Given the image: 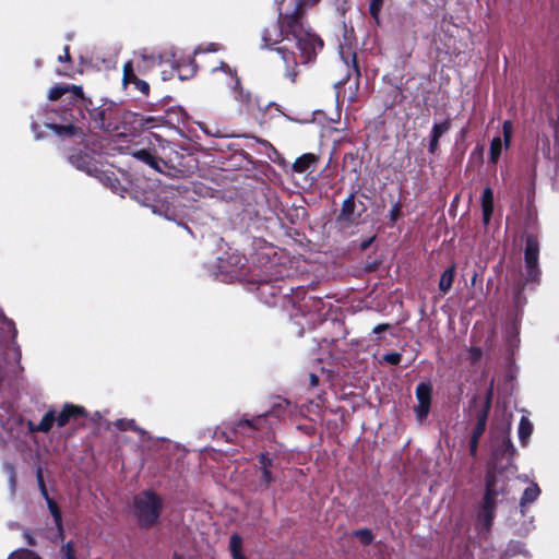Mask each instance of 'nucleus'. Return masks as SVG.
Returning <instances> with one entry per match:
<instances>
[{
    "instance_id": "f257e3e1",
    "label": "nucleus",
    "mask_w": 559,
    "mask_h": 559,
    "mask_svg": "<svg viewBox=\"0 0 559 559\" xmlns=\"http://www.w3.org/2000/svg\"><path fill=\"white\" fill-rule=\"evenodd\" d=\"M319 0H281L278 2V23L265 27L262 32L264 48L281 44L276 51L287 67L286 76L295 82L298 63L310 62L323 47L322 39L307 26L302 14L307 8Z\"/></svg>"
},
{
    "instance_id": "f03ea898",
    "label": "nucleus",
    "mask_w": 559,
    "mask_h": 559,
    "mask_svg": "<svg viewBox=\"0 0 559 559\" xmlns=\"http://www.w3.org/2000/svg\"><path fill=\"white\" fill-rule=\"evenodd\" d=\"M497 411L501 413V419L497 424L496 429L501 435V438L495 452L491 453V488L497 481L498 475L507 477L515 472V466L513 465L515 448L510 439L513 415L506 406H498Z\"/></svg>"
},
{
    "instance_id": "7ed1b4c3",
    "label": "nucleus",
    "mask_w": 559,
    "mask_h": 559,
    "mask_svg": "<svg viewBox=\"0 0 559 559\" xmlns=\"http://www.w3.org/2000/svg\"><path fill=\"white\" fill-rule=\"evenodd\" d=\"M539 250L540 246L537 237L531 234L526 235L524 240V271L522 273V280L516 284L514 293V305L518 309L522 308L526 302L525 298L521 295L525 285L539 282Z\"/></svg>"
},
{
    "instance_id": "20e7f679",
    "label": "nucleus",
    "mask_w": 559,
    "mask_h": 559,
    "mask_svg": "<svg viewBox=\"0 0 559 559\" xmlns=\"http://www.w3.org/2000/svg\"><path fill=\"white\" fill-rule=\"evenodd\" d=\"M217 74H224L229 78L227 86L234 92V99L238 103L241 112L253 114L255 109L262 111V105L259 97L253 96L240 85V79L237 76L236 70L231 69L227 63L222 62L219 69L214 70Z\"/></svg>"
},
{
    "instance_id": "39448f33",
    "label": "nucleus",
    "mask_w": 559,
    "mask_h": 559,
    "mask_svg": "<svg viewBox=\"0 0 559 559\" xmlns=\"http://www.w3.org/2000/svg\"><path fill=\"white\" fill-rule=\"evenodd\" d=\"M134 513L141 526H153L162 508L160 499L152 491H144L134 498Z\"/></svg>"
},
{
    "instance_id": "423d86ee",
    "label": "nucleus",
    "mask_w": 559,
    "mask_h": 559,
    "mask_svg": "<svg viewBox=\"0 0 559 559\" xmlns=\"http://www.w3.org/2000/svg\"><path fill=\"white\" fill-rule=\"evenodd\" d=\"M365 212L366 205L364 202L356 200L355 195L350 194L346 200H344L337 221L343 227L352 224H358Z\"/></svg>"
},
{
    "instance_id": "0eeeda50",
    "label": "nucleus",
    "mask_w": 559,
    "mask_h": 559,
    "mask_svg": "<svg viewBox=\"0 0 559 559\" xmlns=\"http://www.w3.org/2000/svg\"><path fill=\"white\" fill-rule=\"evenodd\" d=\"M512 132H513L512 122L507 120L503 122V126H502V138L495 136L493 139H491V164L497 162L503 147L504 148L509 147Z\"/></svg>"
},
{
    "instance_id": "6e6552de",
    "label": "nucleus",
    "mask_w": 559,
    "mask_h": 559,
    "mask_svg": "<svg viewBox=\"0 0 559 559\" xmlns=\"http://www.w3.org/2000/svg\"><path fill=\"white\" fill-rule=\"evenodd\" d=\"M416 396L418 404L415 407V412L418 420H423L427 417L430 408L431 400V386L427 383H420L416 388Z\"/></svg>"
},
{
    "instance_id": "1a4fd4ad",
    "label": "nucleus",
    "mask_w": 559,
    "mask_h": 559,
    "mask_svg": "<svg viewBox=\"0 0 559 559\" xmlns=\"http://www.w3.org/2000/svg\"><path fill=\"white\" fill-rule=\"evenodd\" d=\"M132 62L133 64L135 63L136 70L144 74L158 66L162 62V57L159 55L150 53L144 49L135 55V59Z\"/></svg>"
},
{
    "instance_id": "9d476101",
    "label": "nucleus",
    "mask_w": 559,
    "mask_h": 559,
    "mask_svg": "<svg viewBox=\"0 0 559 559\" xmlns=\"http://www.w3.org/2000/svg\"><path fill=\"white\" fill-rule=\"evenodd\" d=\"M477 526L487 532L489 530V477L485 476V491L483 504L477 516Z\"/></svg>"
},
{
    "instance_id": "9b49d317",
    "label": "nucleus",
    "mask_w": 559,
    "mask_h": 559,
    "mask_svg": "<svg viewBox=\"0 0 559 559\" xmlns=\"http://www.w3.org/2000/svg\"><path fill=\"white\" fill-rule=\"evenodd\" d=\"M37 479H38V484H39V487H40L41 495L45 497V499L47 501L48 509H49V511H50V513H51V515H52V518L55 520L56 526L58 527L59 533L62 534V516H61V512H60L57 503L48 497V493H47V490H46V486H45V483H44V479H43L40 471L37 473Z\"/></svg>"
},
{
    "instance_id": "f8f14e48",
    "label": "nucleus",
    "mask_w": 559,
    "mask_h": 559,
    "mask_svg": "<svg viewBox=\"0 0 559 559\" xmlns=\"http://www.w3.org/2000/svg\"><path fill=\"white\" fill-rule=\"evenodd\" d=\"M37 479H38V484H39V487H40L41 495L45 497V499L47 501L48 509H49V511H50V513H51V515H52V518L55 520L56 526L58 527L59 533L62 534V516H61V512H60L57 503L48 497V493H47V490H46V486H45V483H44V479H43L40 471L37 473Z\"/></svg>"
},
{
    "instance_id": "ddd939ff",
    "label": "nucleus",
    "mask_w": 559,
    "mask_h": 559,
    "mask_svg": "<svg viewBox=\"0 0 559 559\" xmlns=\"http://www.w3.org/2000/svg\"><path fill=\"white\" fill-rule=\"evenodd\" d=\"M488 409H489V393H487L486 396H485L484 413L479 417L478 424H477L476 428L473 431V436H472V440H471V447H469V451H471L472 455H475L476 450H477L478 439L481 437V435L486 430V417H487Z\"/></svg>"
},
{
    "instance_id": "4468645a",
    "label": "nucleus",
    "mask_w": 559,
    "mask_h": 559,
    "mask_svg": "<svg viewBox=\"0 0 559 559\" xmlns=\"http://www.w3.org/2000/svg\"><path fill=\"white\" fill-rule=\"evenodd\" d=\"M122 82L124 85L127 84H134L136 88L142 92L143 94H147L150 91L148 84L136 78L134 73V67L132 61H128L123 66V79Z\"/></svg>"
},
{
    "instance_id": "2eb2a0df",
    "label": "nucleus",
    "mask_w": 559,
    "mask_h": 559,
    "mask_svg": "<svg viewBox=\"0 0 559 559\" xmlns=\"http://www.w3.org/2000/svg\"><path fill=\"white\" fill-rule=\"evenodd\" d=\"M539 495L540 488L536 483H531V485L523 491V495L520 499V510L523 515L525 514L526 507L535 502Z\"/></svg>"
},
{
    "instance_id": "dca6fc26",
    "label": "nucleus",
    "mask_w": 559,
    "mask_h": 559,
    "mask_svg": "<svg viewBox=\"0 0 559 559\" xmlns=\"http://www.w3.org/2000/svg\"><path fill=\"white\" fill-rule=\"evenodd\" d=\"M318 160V157L314 154L307 153L302 156L298 157L293 164V169L295 173L304 174L307 171H311Z\"/></svg>"
},
{
    "instance_id": "f3484780",
    "label": "nucleus",
    "mask_w": 559,
    "mask_h": 559,
    "mask_svg": "<svg viewBox=\"0 0 559 559\" xmlns=\"http://www.w3.org/2000/svg\"><path fill=\"white\" fill-rule=\"evenodd\" d=\"M534 426L527 416H522L518 427V436L522 447L528 444L530 437L532 436Z\"/></svg>"
},
{
    "instance_id": "a211bd4d",
    "label": "nucleus",
    "mask_w": 559,
    "mask_h": 559,
    "mask_svg": "<svg viewBox=\"0 0 559 559\" xmlns=\"http://www.w3.org/2000/svg\"><path fill=\"white\" fill-rule=\"evenodd\" d=\"M83 413V409L73 405H66L63 409L57 415L56 423L59 427H63L69 423L72 417H76Z\"/></svg>"
},
{
    "instance_id": "6ab92c4d",
    "label": "nucleus",
    "mask_w": 559,
    "mask_h": 559,
    "mask_svg": "<svg viewBox=\"0 0 559 559\" xmlns=\"http://www.w3.org/2000/svg\"><path fill=\"white\" fill-rule=\"evenodd\" d=\"M69 160L74 167L80 170H84L90 175L96 171V166L91 163L86 155H71Z\"/></svg>"
},
{
    "instance_id": "aec40b11",
    "label": "nucleus",
    "mask_w": 559,
    "mask_h": 559,
    "mask_svg": "<svg viewBox=\"0 0 559 559\" xmlns=\"http://www.w3.org/2000/svg\"><path fill=\"white\" fill-rule=\"evenodd\" d=\"M133 156L139 160L147 164L150 167L157 171H162L160 164H164L162 160L157 159L150 151L139 150L133 153Z\"/></svg>"
},
{
    "instance_id": "412c9836",
    "label": "nucleus",
    "mask_w": 559,
    "mask_h": 559,
    "mask_svg": "<svg viewBox=\"0 0 559 559\" xmlns=\"http://www.w3.org/2000/svg\"><path fill=\"white\" fill-rule=\"evenodd\" d=\"M229 550L233 559H246L242 554V538L239 535L234 534L230 536Z\"/></svg>"
},
{
    "instance_id": "4be33fe9",
    "label": "nucleus",
    "mask_w": 559,
    "mask_h": 559,
    "mask_svg": "<svg viewBox=\"0 0 559 559\" xmlns=\"http://www.w3.org/2000/svg\"><path fill=\"white\" fill-rule=\"evenodd\" d=\"M453 280H454V269L453 267L447 269L440 277L439 289L443 294H447L450 290V288L452 287Z\"/></svg>"
},
{
    "instance_id": "5701e85b",
    "label": "nucleus",
    "mask_w": 559,
    "mask_h": 559,
    "mask_svg": "<svg viewBox=\"0 0 559 559\" xmlns=\"http://www.w3.org/2000/svg\"><path fill=\"white\" fill-rule=\"evenodd\" d=\"M106 109H97L93 112L92 118L96 126L100 129H109L111 123L108 121Z\"/></svg>"
},
{
    "instance_id": "b1692460",
    "label": "nucleus",
    "mask_w": 559,
    "mask_h": 559,
    "mask_svg": "<svg viewBox=\"0 0 559 559\" xmlns=\"http://www.w3.org/2000/svg\"><path fill=\"white\" fill-rule=\"evenodd\" d=\"M263 417H257L252 420L250 419H243V420H240L236 426H235V433H238V432H241L243 429H258L260 427V424L263 421Z\"/></svg>"
},
{
    "instance_id": "393cba45",
    "label": "nucleus",
    "mask_w": 559,
    "mask_h": 559,
    "mask_svg": "<svg viewBox=\"0 0 559 559\" xmlns=\"http://www.w3.org/2000/svg\"><path fill=\"white\" fill-rule=\"evenodd\" d=\"M115 426L120 430H134L141 436H147V432L135 425L133 419H118Z\"/></svg>"
},
{
    "instance_id": "a878e982",
    "label": "nucleus",
    "mask_w": 559,
    "mask_h": 559,
    "mask_svg": "<svg viewBox=\"0 0 559 559\" xmlns=\"http://www.w3.org/2000/svg\"><path fill=\"white\" fill-rule=\"evenodd\" d=\"M56 421V412L49 411L45 414L40 423L37 425V429L41 432H48Z\"/></svg>"
},
{
    "instance_id": "bb28decb",
    "label": "nucleus",
    "mask_w": 559,
    "mask_h": 559,
    "mask_svg": "<svg viewBox=\"0 0 559 559\" xmlns=\"http://www.w3.org/2000/svg\"><path fill=\"white\" fill-rule=\"evenodd\" d=\"M260 462L262 464V481L265 485H270L273 480L271 472L269 471V466L271 465V460L265 456V454H261Z\"/></svg>"
},
{
    "instance_id": "cd10ccee",
    "label": "nucleus",
    "mask_w": 559,
    "mask_h": 559,
    "mask_svg": "<svg viewBox=\"0 0 559 559\" xmlns=\"http://www.w3.org/2000/svg\"><path fill=\"white\" fill-rule=\"evenodd\" d=\"M450 121L444 120L440 123H436L431 131V136L439 139L442 134L447 133L450 130Z\"/></svg>"
},
{
    "instance_id": "c85d7f7f",
    "label": "nucleus",
    "mask_w": 559,
    "mask_h": 559,
    "mask_svg": "<svg viewBox=\"0 0 559 559\" xmlns=\"http://www.w3.org/2000/svg\"><path fill=\"white\" fill-rule=\"evenodd\" d=\"M9 559H40L37 554L27 549H20L10 555Z\"/></svg>"
},
{
    "instance_id": "c756f323",
    "label": "nucleus",
    "mask_w": 559,
    "mask_h": 559,
    "mask_svg": "<svg viewBox=\"0 0 559 559\" xmlns=\"http://www.w3.org/2000/svg\"><path fill=\"white\" fill-rule=\"evenodd\" d=\"M483 216L485 224L489 223V187L483 190Z\"/></svg>"
},
{
    "instance_id": "7c9ffc66",
    "label": "nucleus",
    "mask_w": 559,
    "mask_h": 559,
    "mask_svg": "<svg viewBox=\"0 0 559 559\" xmlns=\"http://www.w3.org/2000/svg\"><path fill=\"white\" fill-rule=\"evenodd\" d=\"M67 92H70L69 86L56 85L50 88L48 98L50 100H57Z\"/></svg>"
},
{
    "instance_id": "2f4dec72",
    "label": "nucleus",
    "mask_w": 559,
    "mask_h": 559,
    "mask_svg": "<svg viewBox=\"0 0 559 559\" xmlns=\"http://www.w3.org/2000/svg\"><path fill=\"white\" fill-rule=\"evenodd\" d=\"M48 128L53 130L59 135H70L74 133L73 126H59V124H48Z\"/></svg>"
},
{
    "instance_id": "473e14b6",
    "label": "nucleus",
    "mask_w": 559,
    "mask_h": 559,
    "mask_svg": "<svg viewBox=\"0 0 559 559\" xmlns=\"http://www.w3.org/2000/svg\"><path fill=\"white\" fill-rule=\"evenodd\" d=\"M382 3H383V0H371L370 5H369V12L377 24L379 23V14H380Z\"/></svg>"
},
{
    "instance_id": "72a5a7b5",
    "label": "nucleus",
    "mask_w": 559,
    "mask_h": 559,
    "mask_svg": "<svg viewBox=\"0 0 559 559\" xmlns=\"http://www.w3.org/2000/svg\"><path fill=\"white\" fill-rule=\"evenodd\" d=\"M355 535L360 539V542L364 545H369L373 539L371 531L367 528L355 532Z\"/></svg>"
},
{
    "instance_id": "f704fd0d",
    "label": "nucleus",
    "mask_w": 559,
    "mask_h": 559,
    "mask_svg": "<svg viewBox=\"0 0 559 559\" xmlns=\"http://www.w3.org/2000/svg\"><path fill=\"white\" fill-rule=\"evenodd\" d=\"M483 356V350L479 346L473 345L469 348V359L473 364H476L480 360Z\"/></svg>"
},
{
    "instance_id": "c9c22d12",
    "label": "nucleus",
    "mask_w": 559,
    "mask_h": 559,
    "mask_svg": "<svg viewBox=\"0 0 559 559\" xmlns=\"http://www.w3.org/2000/svg\"><path fill=\"white\" fill-rule=\"evenodd\" d=\"M402 355L397 352L388 353L383 356V360L390 365H397L401 362Z\"/></svg>"
},
{
    "instance_id": "e433bc0d",
    "label": "nucleus",
    "mask_w": 559,
    "mask_h": 559,
    "mask_svg": "<svg viewBox=\"0 0 559 559\" xmlns=\"http://www.w3.org/2000/svg\"><path fill=\"white\" fill-rule=\"evenodd\" d=\"M61 552L66 559H76L74 554V548L71 542L67 543L62 546Z\"/></svg>"
},
{
    "instance_id": "4c0bfd02",
    "label": "nucleus",
    "mask_w": 559,
    "mask_h": 559,
    "mask_svg": "<svg viewBox=\"0 0 559 559\" xmlns=\"http://www.w3.org/2000/svg\"><path fill=\"white\" fill-rule=\"evenodd\" d=\"M555 115L557 117L556 123H555V138L557 143L559 144V99L557 100L555 105Z\"/></svg>"
},
{
    "instance_id": "58836bf2",
    "label": "nucleus",
    "mask_w": 559,
    "mask_h": 559,
    "mask_svg": "<svg viewBox=\"0 0 559 559\" xmlns=\"http://www.w3.org/2000/svg\"><path fill=\"white\" fill-rule=\"evenodd\" d=\"M153 212L156 214L163 215L167 219H173V217L175 215L174 211H171L169 207H166L165 211H162L160 209L156 210V206H154Z\"/></svg>"
},
{
    "instance_id": "ea45409f",
    "label": "nucleus",
    "mask_w": 559,
    "mask_h": 559,
    "mask_svg": "<svg viewBox=\"0 0 559 559\" xmlns=\"http://www.w3.org/2000/svg\"><path fill=\"white\" fill-rule=\"evenodd\" d=\"M321 304V300L320 299H316V298H308L306 301H305V307L307 308H314L316 310H319V305Z\"/></svg>"
},
{
    "instance_id": "a19ab883",
    "label": "nucleus",
    "mask_w": 559,
    "mask_h": 559,
    "mask_svg": "<svg viewBox=\"0 0 559 559\" xmlns=\"http://www.w3.org/2000/svg\"><path fill=\"white\" fill-rule=\"evenodd\" d=\"M219 68H221V66L217 69H219ZM215 69L216 68H214L213 70H215ZM212 72L215 75V79L217 82L223 83L225 85H227V82H230L228 76H225L224 74H217L214 71H212Z\"/></svg>"
},
{
    "instance_id": "79ce46f5",
    "label": "nucleus",
    "mask_w": 559,
    "mask_h": 559,
    "mask_svg": "<svg viewBox=\"0 0 559 559\" xmlns=\"http://www.w3.org/2000/svg\"><path fill=\"white\" fill-rule=\"evenodd\" d=\"M399 216H400V206L399 205H394L390 210V218H391L392 222H395Z\"/></svg>"
},
{
    "instance_id": "37998d69",
    "label": "nucleus",
    "mask_w": 559,
    "mask_h": 559,
    "mask_svg": "<svg viewBox=\"0 0 559 559\" xmlns=\"http://www.w3.org/2000/svg\"><path fill=\"white\" fill-rule=\"evenodd\" d=\"M15 484H16L15 473H14L13 468L10 467V489H11L12 493H14Z\"/></svg>"
},
{
    "instance_id": "c03bdc74",
    "label": "nucleus",
    "mask_w": 559,
    "mask_h": 559,
    "mask_svg": "<svg viewBox=\"0 0 559 559\" xmlns=\"http://www.w3.org/2000/svg\"><path fill=\"white\" fill-rule=\"evenodd\" d=\"M69 88L76 97H83V91L81 86L72 85L69 86Z\"/></svg>"
},
{
    "instance_id": "a18cd8bd",
    "label": "nucleus",
    "mask_w": 559,
    "mask_h": 559,
    "mask_svg": "<svg viewBox=\"0 0 559 559\" xmlns=\"http://www.w3.org/2000/svg\"><path fill=\"white\" fill-rule=\"evenodd\" d=\"M438 141L439 139H436L433 136H431V140H430V144H429V152L430 153H435L437 147H438Z\"/></svg>"
},
{
    "instance_id": "49530a36",
    "label": "nucleus",
    "mask_w": 559,
    "mask_h": 559,
    "mask_svg": "<svg viewBox=\"0 0 559 559\" xmlns=\"http://www.w3.org/2000/svg\"><path fill=\"white\" fill-rule=\"evenodd\" d=\"M388 328H389V324H385V323L378 324L377 326L373 328V333L379 334V333L385 331Z\"/></svg>"
},
{
    "instance_id": "de8ad7c7",
    "label": "nucleus",
    "mask_w": 559,
    "mask_h": 559,
    "mask_svg": "<svg viewBox=\"0 0 559 559\" xmlns=\"http://www.w3.org/2000/svg\"><path fill=\"white\" fill-rule=\"evenodd\" d=\"M24 538L26 539V543L29 546H34L35 545V539H34V537L31 535V533L28 531L24 532Z\"/></svg>"
},
{
    "instance_id": "09e8293b",
    "label": "nucleus",
    "mask_w": 559,
    "mask_h": 559,
    "mask_svg": "<svg viewBox=\"0 0 559 559\" xmlns=\"http://www.w3.org/2000/svg\"><path fill=\"white\" fill-rule=\"evenodd\" d=\"M217 50V47L215 44H210L209 47L206 49H202L201 47H199L197 50H195V53H199V52H203V51H216Z\"/></svg>"
},
{
    "instance_id": "8fccbe9b",
    "label": "nucleus",
    "mask_w": 559,
    "mask_h": 559,
    "mask_svg": "<svg viewBox=\"0 0 559 559\" xmlns=\"http://www.w3.org/2000/svg\"><path fill=\"white\" fill-rule=\"evenodd\" d=\"M69 59H70L69 47L66 46L64 47V55L63 56H59V61L69 60Z\"/></svg>"
},
{
    "instance_id": "3c124183",
    "label": "nucleus",
    "mask_w": 559,
    "mask_h": 559,
    "mask_svg": "<svg viewBox=\"0 0 559 559\" xmlns=\"http://www.w3.org/2000/svg\"><path fill=\"white\" fill-rule=\"evenodd\" d=\"M27 428L31 432L39 431V429H37V425H35L33 421L27 423Z\"/></svg>"
},
{
    "instance_id": "603ef678",
    "label": "nucleus",
    "mask_w": 559,
    "mask_h": 559,
    "mask_svg": "<svg viewBox=\"0 0 559 559\" xmlns=\"http://www.w3.org/2000/svg\"><path fill=\"white\" fill-rule=\"evenodd\" d=\"M318 381H319V379L316 374H313V373L310 374V383L312 386H316L318 384Z\"/></svg>"
},
{
    "instance_id": "864d4df0",
    "label": "nucleus",
    "mask_w": 559,
    "mask_h": 559,
    "mask_svg": "<svg viewBox=\"0 0 559 559\" xmlns=\"http://www.w3.org/2000/svg\"><path fill=\"white\" fill-rule=\"evenodd\" d=\"M267 106H270V107H271V106H274V107L276 108V110H280V109L277 108V105H276V104H274V103H269V105H267Z\"/></svg>"
},
{
    "instance_id": "5fc2aeb1",
    "label": "nucleus",
    "mask_w": 559,
    "mask_h": 559,
    "mask_svg": "<svg viewBox=\"0 0 559 559\" xmlns=\"http://www.w3.org/2000/svg\"><path fill=\"white\" fill-rule=\"evenodd\" d=\"M20 356H21L20 349L16 348V359H20Z\"/></svg>"
},
{
    "instance_id": "6e6d98bb",
    "label": "nucleus",
    "mask_w": 559,
    "mask_h": 559,
    "mask_svg": "<svg viewBox=\"0 0 559 559\" xmlns=\"http://www.w3.org/2000/svg\"><path fill=\"white\" fill-rule=\"evenodd\" d=\"M173 559H181V557L178 554H175Z\"/></svg>"
}]
</instances>
